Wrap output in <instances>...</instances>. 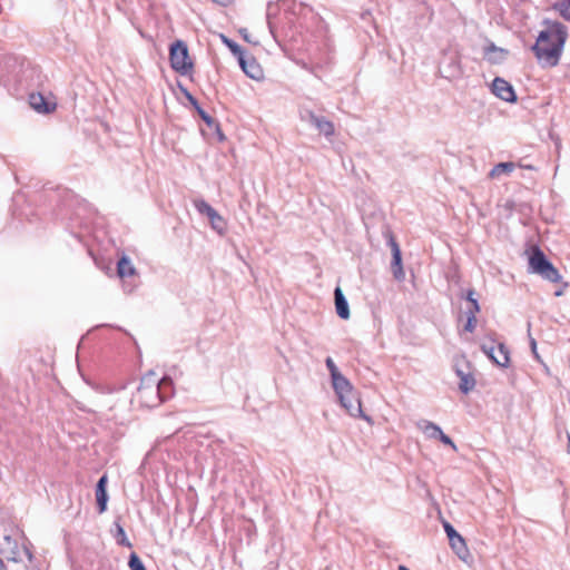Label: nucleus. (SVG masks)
<instances>
[{
  "instance_id": "obj_24",
  "label": "nucleus",
  "mask_w": 570,
  "mask_h": 570,
  "mask_svg": "<svg viewBox=\"0 0 570 570\" xmlns=\"http://www.w3.org/2000/svg\"><path fill=\"white\" fill-rule=\"evenodd\" d=\"M326 367L328 368L330 371V374H331V379L336 376V374H342L337 366L335 365L334 361L331 358V357H327L326 361Z\"/></svg>"
},
{
  "instance_id": "obj_16",
  "label": "nucleus",
  "mask_w": 570,
  "mask_h": 570,
  "mask_svg": "<svg viewBox=\"0 0 570 570\" xmlns=\"http://www.w3.org/2000/svg\"><path fill=\"white\" fill-rule=\"evenodd\" d=\"M107 475H102L96 487V501L98 505L99 513H102L107 509V501H108V494H107Z\"/></svg>"
},
{
  "instance_id": "obj_1",
  "label": "nucleus",
  "mask_w": 570,
  "mask_h": 570,
  "mask_svg": "<svg viewBox=\"0 0 570 570\" xmlns=\"http://www.w3.org/2000/svg\"><path fill=\"white\" fill-rule=\"evenodd\" d=\"M543 23L546 29L539 33L532 49L543 66L554 67L559 62L568 31L566 26L558 21L544 20Z\"/></svg>"
},
{
  "instance_id": "obj_26",
  "label": "nucleus",
  "mask_w": 570,
  "mask_h": 570,
  "mask_svg": "<svg viewBox=\"0 0 570 570\" xmlns=\"http://www.w3.org/2000/svg\"><path fill=\"white\" fill-rule=\"evenodd\" d=\"M224 42L228 46V48L232 50V52H233L234 55H236V56H237V58L239 59V52H244V51L242 50V48H240L237 43H235V42H233V41L228 40V39H227V38H225V37H224Z\"/></svg>"
},
{
  "instance_id": "obj_37",
  "label": "nucleus",
  "mask_w": 570,
  "mask_h": 570,
  "mask_svg": "<svg viewBox=\"0 0 570 570\" xmlns=\"http://www.w3.org/2000/svg\"><path fill=\"white\" fill-rule=\"evenodd\" d=\"M455 76V72H452L451 75H448L445 76L446 78H451V77H454Z\"/></svg>"
},
{
  "instance_id": "obj_30",
  "label": "nucleus",
  "mask_w": 570,
  "mask_h": 570,
  "mask_svg": "<svg viewBox=\"0 0 570 570\" xmlns=\"http://www.w3.org/2000/svg\"><path fill=\"white\" fill-rule=\"evenodd\" d=\"M240 33H242V36H243V38H244V40H246L247 42H252V43H255V45H256V43H258V41H256V40H252V39H250V37H249V32H248V30H247V29H242V30H240Z\"/></svg>"
},
{
  "instance_id": "obj_34",
  "label": "nucleus",
  "mask_w": 570,
  "mask_h": 570,
  "mask_svg": "<svg viewBox=\"0 0 570 570\" xmlns=\"http://www.w3.org/2000/svg\"><path fill=\"white\" fill-rule=\"evenodd\" d=\"M562 294H563V292H562V291H557V292L554 293V295H556V296H561Z\"/></svg>"
},
{
  "instance_id": "obj_21",
  "label": "nucleus",
  "mask_w": 570,
  "mask_h": 570,
  "mask_svg": "<svg viewBox=\"0 0 570 570\" xmlns=\"http://www.w3.org/2000/svg\"><path fill=\"white\" fill-rule=\"evenodd\" d=\"M468 303L464 313L476 315L480 312V305L478 299L475 298V291L469 289L463 296Z\"/></svg>"
},
{
  "instance_id": "obj_17",
  "label": "nucleus",
  "mask_w": 570,
  "mask_h": 570,
  "mask_svg": "<svg viewBox=\"0 0 570 570\" xmlns=\"http://www.w3.org/2000/svg\"><path fill=\"white\" fill-rule=\"evenodd\" d=\"M117 275L124 282L125 287L127 279L136 275L134 265L126 256H122L117 263Z\"/></svg>"
},
{
  "instance_id": "obj_4",
  "label": "nucleus",
  "mask_w": 570,
  "mask_h": 570,
  "mask_svg": "<svg viewBox=\"0 0 570 570\" xmlns=\"http://www.w3.org/2000/svg\"><path fill=\"white\" fill-rule=\"evenodd\" d=\"M529 271L551 283H558L561 279L558 269L547 259L539 247H534L529 256Z\"/></svg>"
},
{
  "instance_id": "obj_10",
  "label": "nucleus",
  "mask_w": 570,
  "mask_h": 570,
  "mask_svg": "<svg viewBox=\"0 0 570 570\" xmlns=\"http://www.w3.org/2000/svg\"><path fill=\"white\" fill-rule=\"evenodd\" d=\"M238 62L243 71L249 78L261 80L264 77L262 67L253 57H249L244 52H239Z\"/></svg>"
},
{
  "instance_id": "obj_15",
  "label": "nucleus",
  "mask_w": 570,
  "mask_h": 570,
  "mask_svg": "<svg viewBox=\"0 0 570 570\" xmlns=\"http://www.w3.org/2000/svg\"><path fill=\"white\" fill-rule=\"evenodd\" d=\"M455 373L460 377L459 389L462 393L468 394L475 386V380L469 371H464L460 364L455 365Z\"/></svg>"
},
{
  "instance_id": "obj_33",
  "label": "nucleus",
  "mask_w": 570,
  "mask_h": 570,
  "mask_svg": "<svg viewBox=\"0 0 570 570\" xmlns=\"http://www.w3.org/2000/svg\"><path fill=\"white\" fill-rule=\"evenodd\" d=\"M4 562L0 559V570H3L4 569Z\"/></svg>"
},
{
  "instance_id": "obj_3",
  "label": "nucleus",
  "mask_w": 570,
  "mask_h": 570,
  "mask_svg": "<svg viewBox=\"0 0 570 570\" xmlns=\"http://www.w3.org/2000/svg\"><path fill=\"white\" fill-rule=\"evenodd\" d=\"M171 394V380L161 377L150 371L145 376V405L154 407Z\"/></svg>"
},
{
  "instance_id": "obj_5",
  "label": "nucleus",
  "mask_w": 570,
  "mask_h": 570,
  "mask_svg": "<svg viewBox=\"0 0 570 570\" xmlns=\"http://www.w3.org/2000/svg\"><path fill=\"white\" fill-rule=\"evenodd\" d=\"M171 67L181 75L188 73L193 68V62L188 55L187 46L183 41H177L170 47Z\"/></svg>"
},
{
  "instance_id": "obj_35",
  "label": "nucleus",
  "mask_w": 570,
  "mask_h": 570,
  "mask_svg": "<svg viewBox=\"0 0 570 570\" xmlns=\"http://www.w3.org/2000/svg\"><path fill=\"white\" fill-rule=\"evenodd\" d=\"M523 168L533 169V167L531 165L523 166Z\"/></svg>"
},
{
  "instance_id": "obj_18",
  "label": "nucleus",
  "mask_w": 570,
  "mask_h": 570,
  "mask_svg": "<svg viewBox=\"0 0 570 570\" xmlns=\"http://www.w3.org/2000/svg\"><path fill=\"white\" fill-rule=\"evenodd\" d=\"M507 56V51L490 45L484 49V58L491 63H501Z\"/></svg>"
},
{
  "instance_id": "obj_11",
  "label": "nucleus",
  "mask_w": 570,
  "mask_h": 570,
  "mask_svg": "<svg viewBox=\"0 0 570 570\" xmlns=\"http://www.w3.org/2000/svg\"><path fill=\"white\" fill-rule=\"evenodd\" d=\"M391 252H392V273L395 279L403 281L405 278V273L402 266V254L399 244L395 242L393 237L389 240Z\"/></svg>"
},
{
  "instance_id": "obj_38",
  "label": "nucleus",
  "mask_w": 570,
  "mask_h": 570,
  "mask_svg": "<svg viewBox=\"0 0 570 570\" xmlns=\"http://www.w3.org/2000/svg\"><path fill=\"white\" fill-rule=\"evenodd\" d=\"M399 570H409V569H407L406 567H404V566H401V567L399 568Z\"/></svg>"
},
{
  "instance_id": "obj_28",
  "label": "nucleus",
  "mask_w": 570,
  "mask_h": 570,
  "mask_svg": "<svg viewBox=\"0 0 570 570\" xmlns=\"http://www.w3.org/2000/svg\"><path fill=\"white\" fill-rule=\"evenodd\" d=\"M529 337H530V347H531V352L533 354V356L535 357L537 361L541 362V357L538 353V350H537V342L529 334Z\"/></svg>"
},
{
  "instance_id": "obj_13",
  "label": "nucleus",
  "mask_w": 570,
  "mask_h": 570,
  "mask_svg": "<svg viewBox=\"0 0 570 570\" xmlns=\"http://www.w3.org/2000/svg\"><path fill=\"white\" fill-rule=\"evenodd\" d=\"M29 104L32 109L40 114H49L56 109V104L46 100L41 94H31L29 97Z\"/></svg>"
},
{
  "instance_id": "obj_20",
  "label": "nucleus",
  "mask_w": 570,
  "mask_h": 570,
  "mask_svg": "<svg viewBox=\"0 0 570 570\" xmlns=\"http://www.w3.org/2000/svg\"><path fill=\"white\" fill-rule=\"evenodd\" d=\"M515 168L514 163L507 161V163H499L495 165L489 173V177L491 179L500 178L502 175H509L511 174Z\"/></svg>"
},
{
  "instance_id": "obj_32",
  "label": "nucleus",
  "mask_w": 570,
  "mask_h": 570,
  "mask_svg": "<svg viewBox=\"0 0 570 570\" xmlns=\"http://www.w3.org/2000/svg\"><path fill=\"white\" fill-rule=\"evenodd\" d=\"M217 3L226 4L229 0H214Z\"/></svg>"
},
{
  "instance_id": "obj_6",
  "label": "nucleus",
  "mask_w": 570,
  "mask_h": 570,
  "mask_svg": "<svg viewBox=\"0 0 570 570\" xmlns=\"http://www.w3.org/2000/svg\"><path fill=\"white\" fill-rule=\"evenodd\" d=\"M194 206L200 215H204L208 218L210 226L214 230H216L219 235L225 234L226 222L216 209H214L204 199H195Z\"/></svg>"
},
{
  "instance_id": "obj_29",
  "label": "nucleus",
  "mask_w": 570,
  "mask_h": 570,
  "mask_svg": "<svg viewBox=\"0 0 570 570\" xmlns=\"http://www.w3.org/2000/svg\"><path fill=\"white\" fill-rule=\"evenodd\" d=\"M116 539H117V542L120 543V544H125L126 543L125 531H124V529L120 525H117Z\"/></svg>"
},
{
  "instance_id": "obj_39",
  "label": "nucleus",
  "mask_w": 570,
  "mask_h": 570,
  "mask_svg": "<svg viewBox=\"0 0 570 570\" xmlns=\"http://www.w3.org/2000/svg\"><path fill=\"white\" fill-rule=\"evenodd\" d=\"M190 101L196 105V100H194L191 97H189Z\"/></svg>"
},
{
  "instance_id": "obj_19",
  "label": "nucleus",
  "mask_w": 570,
  "mask_h": 570,
  "mask_svg": "<svg viewBox=\"0 0 570 570\" xmlns=\"http://www.w3.org/2000/svg\"><path fill=\"white\" fill-rule=\"evenodd\" d=\"M419 430H421L426 438L429 439H438L439 434H441L442 429L433 422L428 420H421L416 423Z\"/></svg>"
},
{
  "instance_id": "obj_23",
  "label": "nucleus",
  "mask_w": 570,
  "mask_h": 570,
  "mask_svg": "<svg viewBox=\"0 0 570 570\" xmlns=\"http://www.w3.org/2000/svg\"><path fill=\"white\" fill-rule=\"evenodd\" d=\"M466 315V323L464 325V330L466 332L472 333L476 327V315L472 314H465Z\"/></svg>"
},
{
  "instance_id": "obj_8",
  "label": "nucleus",
  "mask_w": 570,
  "mask_h": 570,
  "mask_svg": "<svg viewBox=\"0 0 570 570\" xmlns=\"http://www.w3.org/2000/svg\"><path fill=\"white\" fill-rule=\"evenodd\" d=\"M491 91L494 96L507 102L517 101V95L514 92L513 87L503 78L497 77L492 81Z\"/></svg>"
},
{
  "instance_id": "obj_14",
  "label": "nucleus",
  "mask_w": 570,
  "mask_h": 570,
  "mask_svg": "<svg viewBox=\"0 0 570 570\" xmlns=\"http://www.w3.org/2000/svg\"><path fill=\"white\" fill-rule=\"evenodd\" d=\"M334 303H335L336 314L342 320H348L351 316L348 303H347L346 297L344 296L342 288L338 286L334 289Z\"/></svg>"
},
{
  "instance_id": "obj_31",
  "label": "nucleus",
  "mask_w": 570,
  "mask_h": 570,
  "mask_svg": "<svg viewBox=\"0 0 570 570\" xmlns=\"http://www.w3.org/2000/svg\"><path fill=\"white\" fill-rule=\"evenodd\" d=\"M197 109H198V112H199L200 117L203 118V120L206 121L208 125H210L213 122V119L199 107H197Z\"/></svg>"
},
{
  "instance_id": "obj_9",
  "label": "nucleus",
  "mask_w": 570,
  "mask_h": 570,
  "mask_svg": "<svg viewBox=\"0 0 570 570\" xmlns=\"http://www.w3.org/2000/svg\"><path fill=\"white\" fill-rule=\"evenodd\" d=\"M444 531L449 538L450 546L460 559H465L468 556V548L464 539L455 531V529L449 523L444 522Z\"/></svg>"
},
{
  "instance_id": "obj_36",
  "label": "nucleus",
  "mask_w": 570,
  "mask_h": 570,
  "mask_svg": "<svg viewBox=\"0 0 570 570\" xmlns=\"http://www.w3.org/2000/svg\"><path fill=\"white\" fill-rule=\"evenodd\" d=\"M27 554H28V559L31 561L32 554L30 552H27Z\"/></svg>"
},
{
  "instance_id": "obj_40",
  "label": "nucleus",
  "mask_w": 570,
  "mask_h": 570,
  "mask_svg": "<svg viewBox=\"0 0 570 570\" xmlns=\"http://www.w3.org/2000/svg\"><path fill=\"white\" fill-rule=\"evenodd\" d=\"M568 451L570 452V436H569V442H568Z\"/></svg>"
},
{
  "instance_id": "obj_22",
  "label": "nucleus",
  "mask_w": 570,
  "mask_h": 570,
  "mask_svg": "<svg viewBox=\"0 0 570 570\" xmlns=\"http://www.w3.org/2000/svg\"><path fill=\"white\" fill-rule=\"evenodd\" d=\"M554 8L567 20H570V0H562L556 3Z\"/></svg>"
},
{
  "instance_id": "obj_12",
  "label": "nucleus",
  "mask_w": 570,
  "mask_h": 570,
  "mask_svg": "<svg viewBox=\"0 0 570 570\" xmlns=\"http://www.w3.org/2000/svg\"><path fill=\"white\" fill-rule=\"evenodd\" d=\"M303 119L314 125L318 131L326 137H330L334 134V125L325 118L316 116L312 111H307L306 117H303Z\"/></svg>"
},
{
  "instance_id": "obj_7",
  "label": "nucleus",
  "mask_w": 570,
  "mask_h": 570,
  "mask_svg": "<svg viewBox=\"0 0 570 570\" xmlns=\"http://www.w3.org/2000/svg\"><path fill=\"white\" fill-rule=\"evenodd\" d=\"M482 351L498 366L507 367L509 365V351L504 344L499 343L497 346L482 345Z\"/></svg>"
},
{
  "instance_id": "obj_25",
  "label": "nucleus",
  "mask_w": 570,
  "mask_h": 570,
  "mask_svg": "<svg viewBox=\"0 0 570 570\" xmlns=\"http://www.w3.org/2000/svg\"><path fill=\"white\" fill-rule=\"evenodd\" d=\"M129 566L131 570H142V562L135 553H132L130 557Z\"/></svg>"
},
{
  "instance_id": "obj_27",
  "label": "nucleus",
  "mask_w": 570,
  "mask_h": 570,
  "mask_svg": "<svg viewBox=\"0 0 570 570\" xmlns=\"http://www.w3.org/2000/svg\"><path fill=\"white\" fill-rule=\"evenodd\" d=\"M443 444L445 445H449L451 446L454 451L458 450L455 443L446 435L443 433V431H441V434H439V438H438Z\"/></svg>"
},
{
  "instance_id": "obj_2",
  "label": "nucleus",
  "mask_w": 570,
  "mask_h": 570,
  "mask_svg": "<svg viewBox=\"0 0 570 570\" xmlns=\"http://www.w3.org/2000/svg\"><path fill=\"white\" fill-rule=\"evenodd\" d=\"M333 389L338 397L341 405L353 417H361L372 424V419L362 411L361 401L357 397L350 381L342 374L332 377Z\"/></svg>"
}]
</instances>
